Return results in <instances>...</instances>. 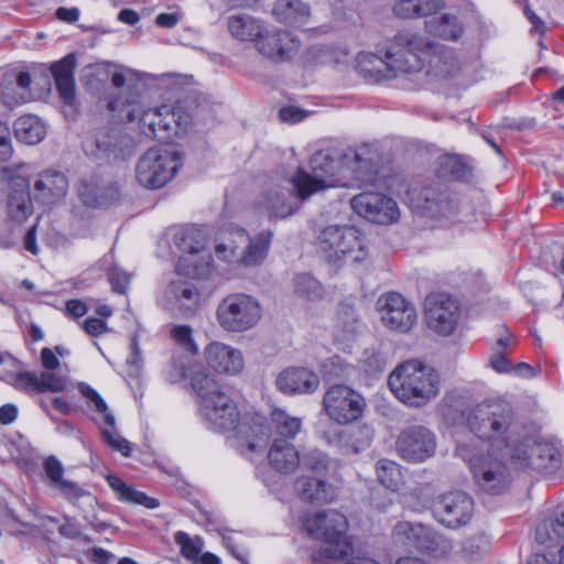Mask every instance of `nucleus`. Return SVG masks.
<instances>
[{
  "label": "nucleus",
  "mask_w": 564,
  "mask_h": 564,
  "mask_svg": "<svg viewBox=\"0 0 564 564\" xmlns=\"http://www.w3.org/2000/svg\"><path fill=\"white\" fill-rule=\"evenodd\" d=\"M377 152L369 144L348 149L345 153L321 150L310 161L311 174L299 169L291 183L302 199L326 187L377 185L378 173L375 165Z\"/></svg>",
  "instance_id": "nucleus-1"
},
{
  "label": "nucleus",
  "mask_w": 564,
  "mask_h": 564,
  "mask_svg": "<svg viewBox=\"0 0 564 564\" xmlns=\"http://www.w3.org/2000/svg\"><path fill=\"white\" fill-rule=\"evenodd\" d=\"M433 48L432 42L412 31H400L388 48L386 58L369 52L357 55V69L367 78L380 82L399 74L420 72L424 66V55Z\"/></svg>",
  "instance_id": "nucleus-2"
},
{
  "label": "nucleus",
  "mask_w": 564,
  "mask_h": 564,
  "mask_svg": "<svg viewBox=\"0 0 564 564\" xmlns=\"http://www.w3.org/2000/svg\"><path fill=\"white\" fill-rule=\"evenodd\" d=\"M467 426L478 438L490 444V449L502 456L513 452L525 435L524 426L510 404L491 401L477 404L467 415Z\"/></svg>",
  "instance_id": "nucleus-3"
},
{
  "label": "nucleus",
  "mask_w": 564,
  "mask_h": 564,
  "mask_svg": "<svg viewBox=\"0 0 564 564\" xmlns=\"http://www.w3.org/2000/svg\"><path fill=\"white\" fill-rule=\"evenodd\" d=\"M303 527L311 538L322 541V545L312 553V560L317 564H327L329 560H346V564H380L369 556L352 555L347 518L336 510L308 514Z\"/></svg>",
  "instance_id": "nucleus-4"
},
{
  "label": "nucleus",
  "mask_w": 564,
  "mask_h": 564,
  "mask_svg": "<svg viewBox=\"0 0 564 564\" xmlns=\"http://www.w3.org/2000/svg\"><path fill=\"white\" fill-rule=\"evenodd\" d=\"M200 413L209 429L216 432L235 431L237 446L242 454L246 451L262 453L269 444L268 429L260 419L251 417L240 423L238 409L232 399L227 395H218L217 399L200 406Z\"/></svg>",
  "instance_id": "nucleus-5"
},
{
  "label": "nucleus",
  "mask_w": 564,
  "mask_h": 564,
  "mask_svg": "<svg viewBox=\"0 0 564 564\" xmlns=\"http://www.w3.org/2000/svg\"><path fill=\"white\" fill-rule=\"evenodd\" d=\"M388 386L401 402L417 408L440 393L441 380L433 367L419 360H406L390 373Z\"/></svg>",
  "instance_id": "nucleus-6"
},
{
  "label": "nucleus",
  "mask_w": 564,
  "mask_h": 564,
  "mask_svg": "<svg viewBox=\"0 0 564 564\" xmlns=\"http://www.w3.org/2000/svg\"><path fill=\"white\" fill-rule=\"evenodd\" d=\"M317 248L334 264L360 262L367 256L360 230L349 225L325 227L317 236Z\"/></svg>",
  "instance_id": "nucleus-7"
},
{
  "label": "nucleus",
  "mask_w": 564,
  "mask_h": 564,
  "mask_svg": "<svg viewBox=\"0 0 564 564\" xmlns=\"http://www.w3.org/2000/svg\"><path fill=\"white\" fill-rule=\"evenodd\" d=\"M182 166V154L171 147L149 149L138 161L135 176L138 182L150 189L167 184Z\"/></svg>",
  "instance_id": "nucleus-8"
},
{
  "label": "nucleus",
  "mask_w": 564,
  "mask_h": 564,
  "mask_svg": "<svg viewBox=\"0 0 564 564\" xmlns=\"http://www.w3.org/2000/svg\"><path fill=\"white\" fill-rule=\"evenodd\" d=\"M262 317L259 301L247 293H231L217 305L216 321L226 332L243 333L253 328Z\"/></svg>",
  "instance_id": "nucleus-9"
},
{
  "label": "nucleus",
  "mask_w": 564,
  "mask_h": 564,
  "mask_svg": "<svg viewBox=\"0 0 564 564\" xmlns=\"http://www.w3.org/2000/svg\"><path fill=\"white\" fill-rule=\"evenodd\" d=\"M510 460L519 468L544 475H555L563 467L562 453L549 442H536L523 436Z\"/></svg>",
  "instance_id": "nucleus-10"
},
{
  "label": "nucleus",
  "mask_w": 564,
  "mask_h": 564,
  "mask_svg": "<svg viewBox=\"0 0 564 564\" xmlns=\"http://www.w3.org/2000/svg\"><path fill=\"white\" fill-rule=\"evenodd\" d=\"M508 459L510 456H502L494 449L470 459V470L480 490L490 495H500L507 490L511 482Z\"/></svg>",
  "instance_id": "nucleus-11"
},
{
  "label": "nucleus",
  "mask_w": 564,
  "mask_h": 564,
  "mask_svg": "<svg viewBox=\"0 0 564 564\" xmlns=\"http://www.w3.org/2000/svg\"><path fill=\"white\" fill-rule=\"evenodd\" d=\"M364 397L346 384H334L323 397V409L327 416L338 424L358 420L365 410Z\"/></svg>",
  "instance_id": "nucleus-12"
},
{
  "label": "nucleus",
  "mask_w": 564,
  "mask_h": 564,
  "mask_svg": "<svg viewBox=\"0 0 564 564\" xmlns=\"http://www.w3.org/2000/svg\"><path fill=\"white\" fill-rule=\"evenodd\" d=\"M424 314L427 326L432 330L448 336L458 324L460 306L458 301L449 294L435 292L426 296Z\"/></svg>",
  "instance_id": "nucleus-13"
},
{
  "label": "nucleus",
  "mask_w": 564,
  "mask_h": 564,
  "mask_svg": "<svg viewBox=\"0 0 564 564\" xmlns=\"http://www.w3.org/2000/svg\"><path fill=\"white\" fill-rule=\"evenodd\" d=\"M350 206L359 216L379 225H390L400 217L398 204L380 192H362L350 199Z\"/></svg>",
  "instance_id": "nucleus-14"
},
{
  "label": "nucleus",
  "mask_w": 564,
  "mask_h": 564,
  "mask_svg": "<svg viewBox=\"0 0 564 564\" xmlns=\"http://www.w3.org/2000/svg\"><path fill=\"white\" fill-rule=\"evenodd\" d=\"M108 108L111 111H119L128 121L140 118V121L144 126H149L154 137H156V127L164 130L170 129V122L165 120V116L171 115L173 119L176 117V112L174 110L171 111L170 106H162L144 111L140 102V96L137 94H131L130 97L126 99L120 97L110 100Z\"/></svg>",
  "instance_id": "nucleus-15"
},
{
  "label": "nucleus",
  "mask_w": 564,
  "mask_h": 564,
  "mask_svg": "<svg viewBox=\"0 0 564 564\" xmlns=\"http://www.w3.org/2000/svg\"><path fill=\"white\" fill-rule=\"evenodd\" d=\"M376 305L381 322L392 330L406 333L416 322L414 306L400 293H384L379 296Z\"/></svg>",
  "instance_id": "nucleus-16"
},
{
  "label": "nucleus",
  "mask_w": 564,
  "mask_h": 564,
  "mask_svg": "<svg viewBox=\"0 0 564 564\" xmlns=\"http://www.w3.org/2000/svg\"><path fill=\"white\" fill-rule=\"evenodd\" d=\"M302 200L294 186L291 191L279 184H271L258 198L257 208L270 219H284L299 210Z\"/></svg>",
  "instance_id": "nucleus-17"
},
{
  "label": "nucleus",
  "mask_w": 564,
  "mask_h": 564,
  "mask_svg": "<svg viewBox=\"0 0 564 564\" xmlns=\"http://www.w3.org/2000/svg\"><path fill=\"white\" fill-rule=\"evenodd\" d=\"M435 518L444 525L456 529L467 524L473 516L474 501L463 491L442 495L434 502Z\"/></svg>",
  "instance_id": "nucleus-18"
},
{
  "label": "nucleus",
  "mask_w": 564,
  "mask_h": 564,
  "mask_svg": "<svg viewBox=\"0 0 564 564\" xmlns=\"http://www.w3.org/2000/svg\"><path fill=\"white\" fill-rule=\"evenodd\" d=\"M436 449L434 434L424 426H410L397 441V451L405 460L421 463L432 457Z\"/></svg>",
  "instance_id": "nucleus-19"
},
{
  "label": "nucleus",
  "mask_w": 564,
  "mask_h": 564,
  "mask_svg": "<svg viewBox=\"0 0 564 564\" xmlns=\"http://www.w3.org/2000/svg\"><path fill=\"white\" fill-rule=\"evenodd\" d=\"M300 39L293 33L281 29H263L256 42L258 52L272 61H285L297 53Z\"/></svg>",
  "instance_id": "nucleus-20"
},
{
  "label": "nucleus",
  "mask_w": 564,
  "mask_h": 564,
  "mask_svg": "<svg viewBox=\"0 0 564 564\" xmlns=\"http://www.w3.org/2000/svg\"><path fill=\"white\" fill-rule=\"evenodd\" d=\"M319 384V376L306 367H288L275 378L276 389L285 395L313 394Z\"/></svg>",
  "instance_id": "nucleus-21"
},
{
  "label": "nucleus",
  "mask_w": 564,
  "mask_h": 564,
  "mask_svg": "<svg viewBox=\"0 0 564 564\" xmlns=\"http://www.w3.org/2000/svg\"><path fill=\"white\" fill-rule=\"evenodd\" d=\"M31 75L22 68L4 69L0 77V100L10 108L31 100Z\"/></svg>",
  "instance_id": "nucleus-22"
},
{
  "label": "nucleus",
  "mask_w": 564,
  "mask_h": 564,
  "mask_svg": "<svg viewBox=\"0 0 564 564\" xmlns=\"http://www.w3.org/2000/svg\"><path fill=\"white\" fill-rule=\"evenodd\" d=\"M423 208L432 217H454L458 214V198L447 185L433 183L421 192Z\"/></svg>",
  "instance_id": "nucleus-23"
},
{
  "label": "nucleus",
  "mask_w": 564,
  "mask_h": 564,
  "mask_svg": "<svg viewBox=\"0 0 564 564\" xmlns=\"http://www.w3.org/2000/svg\"><path fill=\"white\" fill-rule=\"evenodd\" d=\"M207 365L218 373L236 375L243 369L240 350L220 341H212L204 349Z\"/></svg>",
  "instance_id": "nucleus-24"
},
{
  "label": "nucleus",
  "mask_w": 564,
  "mask_h": 564,
  "mask_svg": "<svg viewBox=\"0 0 564 564\" xmlns=\"http://www.w3.org/2000/svg\"><path fill=\"white\" fill-rule=\"evenodd\" d=\"M6 210L8 219L18 225L23 224L33 214L30 185L24 176L12 177Z\"/></svg>",
  "instance_id": "nucleus-25"
},
{
  "label": "nucleus",
  "mask_w": 564,
  "mask_h": 564,
  "mask_svg": "<svg viewBox=\"0 0 564 564\" xmlns=\"http://www.w3.org/2000/svg\"><path fill=\"white\" fill-rule=\"evenodd\" d=\"M234 235L241 243H245L243 250L239 252V258H237L238 264L257 267L264 261L273 237L271 230H263L253 237H250L246 230H236Z\"/></svg>",
  "instance_id": "nucleus-26"
},
{
  "label": "nucleus",
  "mask_w": 564,
  "mask_h": 564,
  "mask_svg": "<svg viewBox=\"0 0 564 564\" xmlns=\"http://www.w3.org/2000/svg\"><path fill=\"white\" fill-rule=\"evenodd\" d=\"M75 68L76 56L73 53L67 54L61 61L51 65V73L54 77L58 96L64 105L67 106H74L76 102Z\"/></svg>",
  "instance_id": "nucleus-27"
},
{
  "label": "nucleus",
  "mask_w": 564,
  "mask_h": 564,
  "mask_svg": "<svg viewBox=\"0 0 564 564\" xmlns=\"http://www.w3.org/2000/svg\"><path fill=\"white\" fill-rule=\"evenodd\" d=\"M271 467L283 475L294 473L301 465V456L292 442L282 437H273L268 451Z\"/></svg>",
  "instance_id": "nucleus-28"
},
{
  "label": "nucleus",
  "mask_w": 564,
  "mask_h": 564,
  "mask_svg": "<svg viewBox=\"0 0 564 564\" xmlns=\"http://www.w3.org/2000/svg\"><path fill=\"white\" fill-rule=\"evenodd\" d=\"M453 547L451 539L430 525L420 524L414 549L416 552L442 560L451 554Z\"/></svg>",
  "instance_id": "nucleus-29"
},
{
  "label": "nucleus",
  "mask_w": 564,
  "mask_h": 564,
  "mask_svg": "<svg viewBox=\"0 0 564 564\" xmlns=\"http://www.w3.org/2000/svg\"><path fill=\"white\" fill-rule=\"evenodd\" d=\"M164 299L171 308L192 313L198 305L199 292L192 282L176 279L169 284Z\"/></svg>",
  "instance_id": "nucleus-30"
},
{
  "label": "nucleus",
  "mask_w": 564,
  "mask_h": 564,
  "mask_svg": "<svg viewBox=\"0 0 564 564\" xmlns=\"http://www.w3.org/2000/svg\"><path fill=\"white\" fill-rule=\"evenodd\" d=\"M373 431L366 424L354 425L340 431L332 443L344 455L356 454L370 446Z\"/></svg>",
  "instance_id": "nucleus-31"
},
{
  "label": "nucleus",
  "mask_w": 564,
  "mask_h": 564,
  "mask_svg": "<svg viewBox=\"0 0 564 564\" xmlns=\"http://www.w3.org/2000/svg\"><path fill=\"white\" fill-rule=\"evenodd\" d=\"M44 470L51 486L58 489L68 500L74 501L82 497L93 500V497L76 482L63 478L64 467L56 457L51 456L44 460Z\"/></svg>",
  "instance_id": "nucleus-32"
},
{
  "label": "nucleus",
  "mask_w": 564,
  "mask_h": 564,
  "mask_svg": "<svg viewBox=\"0 0 564 564\" xmlns=\"http://www.w3.org/2000/svg\"><path fill=\"white\" fill-rule=\"evenodd\" d=\"M95 142L98 154L109 160L124 159L130 154V138L117 129L99 131Z\"/></svg>",
  "instance_id": "nucleus-33"
},
{
  "label": "nucleus",
  "mask_w": 564,
  "mask_h": 564,
  "mask_svg": "<svg viewBox=\"0 0 564 564\" xmlns=\"http://www.w3.org/2000/svg\"><path fill=\"white\" fill-rule=\"evenodd\" d=\"M272 13L280 23L294 28L306 25L311 18L308 6L301 0H276Z\"/></svg>",
  "instance_id": "nucleus-34"
},
{
  "label": "nucleus",
  "mask_w": 564,
  "mask_h": 564,
  "mask_svg": "<svg viewBox=\"0 0 564 564\" xmlns=\"http://www.w3.org/2000/svg\"><path fill=\"white\" fill-rule=\"evenodd\" d=\"M253 419H260L268 429L269 441L273 440V437H282L292 442L302 427V420L300 417L291 416L280 409L272 411L270 424H267L261 416H253Z\"/></svg>",
  "instance_id": "nucleus-35"
},
{
  "label": "nucleus",
  "mask_w": 564,
  "mask_h": 564,
  "mask_svg": "<svg viewBox=\"0 0 564 564\" xmlns=\"http://www.w3.org/2000/svg\"><path fill=\"white\" fill-rule=\"evenodd\" d=\"M295 490L305 502L327 503L335 497L333 488L324 480L315 477L297 478Z\"/></svg>",
  "instance_id": "nucleus-36"
},
{
  "label": "nucleus",
  "mask_w": 564,
  "mask_h": 564,
  "mask_svg": "<svg viewBox=\"0 0 564 564\" xmlns=\"http://www.w3.org/2000/svg\"><path fill=\"white\" fill-rule=\"evenodd\" d=\"M79 195L84 204L89 207H106L119 198L120 191L113 183L89 182L82 185Z\"/></svg>",
  "instance_id": "nucleus-37"
},
{
  "label": "nucleus",
  "mask_w": 564,
  "mask_h": 564,
  "mask_svg": "<svg viewBox=\"0 0 564 564\" xmlns=\"http://www.w3.org/2000/svg\"><path fill=\"white\" fill-rule=\"evenodd\" d=\"M68 188L66 176L57 171H46L40 174L39 180L34 184V189L41 199L53 203L65 196Z\"/></svg>",
  "instance_id": "nucleus-38"
},
{
  "label": "nucleus",
  "mask_w": 564,
  "mask_h": 564,
  "mask_svg": "<svg viewBox=\"0 0 564 564\" xmlns=\"http://www.w3.org/2000/svg\"><path fill=\"white\" fill-rule=\"evenodd\" d=\"M191 386L200 399V406L217 399L218 395L226 394L219 382L206 369L200 366H193L191 370Z\"/></svg>",
  "instance_id": "nucleus-39"
},
{
  "label": "nucleus",
  "mask_w": 564,
  "mask_h": 564,
  "mask_svg": "<svg viewBox=\"0 0 564 564\" xmlns=\"http://www.w3.org/2000/svg\"><path fill=\"white\" fill-rule=\"evenodd\" d=\"M212 270V254L208 250L194 254H183L177 263V272L192 279H204Z\"/></svg>",
  "instance_id": "nucleus-40"
},
{
  "label": "nucleus",
  "mask_w": 564,
  "mask_h": 564,
  "mask_svg": "<svg viewBox=\"0 0 564 564\" xmlns=\"http://www.w3.org/2000/svg\"><path fill=\"white\" fill-rule=\"evenodd\" d=\"M361 328L362 324L354 307L341 304L338 307L335 323L336 338L340 341L352 340L361 332Z\"/></svg>",
  "instance_id": "nucleus-41"
},
{
  "label": "nucleus",
  "mask_w": 564,
  "mask_h": 564,
  "mask_svg": "<svg viewBox=\"0 0 564 564\" xmlns=\"http://www.w3.org/2000/svg\"><path fill=\"white\" fill-rule=\"evenodd\" d=\"M227 24L230 34L240 41H252L256 43L263 31L260 22L248 14L230 15Z\"/></svg>",
  "instance_id": "nucleus-42"
},
{
  "label": "nucleus",
  "mask_w": 564,
  "mask_h": 564,
  "mask_svg": "<svg viewBox=\"0 0 564 564\" xmlns=\"http://www.w3.org/2000/svg\"><path fill=\"white\" fill-rule=\"evenodd\" d=\"M536 540L541 544L564 543V506L557 507L553 514L538 527Z\"/></svg>",
  "instance_id": "nucleus-43"
},
{
  "label": "nucleus",
  "mask_w": 564,
  "mask_h": 564,
  "mask_svg": "<svg viewBox=\"0 0 564 564\" xmlns=\"http://www.w3.org/2000/svg\"><path fill=\"white\" fill-rule=\"evenodd\" d=\"M440 0H397L393 12L402 19L426 17L441 9Z\"/></svg>",
  "instance_id": "nucleus-44"
},
{
  "label": "nucleus",
  "mask_w": 564,
  "mask_h": 564,
  "mask_svg": "<svg viewBox=\"0 0 564 564\" xmlns=\"http://www.w3.org/2000/svg\"><path fill=\"white\" fill-rule=\"evenodd\" d=\"M14 132L21 142L36 144L44 139L46 129L37 117L24 116L14 122Z\"/></svg>",
  "instance_id": "nucleus-45"
},
{
  "label": "nucleus",
  "mask_w": 564,
  "mask_h": 564,
  "mask_svg": "<svg viewBox=\"0 0 564 564\" xmlns=\"http://www.w3.org/2000/svg\"><path fill=\"white\" fill-rule=\"evenodd\" d=\"M437 174L442 178L462 181L470 176L471 169L462 156L446 154L438 159Z\"/></svg>",
  "instance_id": "nucleus-46"
},
{
  "label": "nucleus",
  "mask_w": 564,
  "mask_h": 564,
  "mask_svg": "<svg viewBox=\"0 0 564 564\" xmlns=\"http://www.w3.org/2000/svg\"><path fill=\"white\" fill-rule=\"evenodd\" d=\"M377 477L382 486L391 491L401 489L404 480L400 465L389 459H379L376 465Z\"/></svg>",
  "instance_id": "nucleus-47"
},
{
  "label": "nucleus",
  "mask_w": 564,
  "mask_h": 564,
  "mask_svg": "<svg viewBox=\"0 0 564 564\" xmlns=\"http://www.w3.org/2000/svg\"><path fill=\"white\" fill-rule=\"evenodd\" d=\"M319 371L324 380L344 379L351 375L354 367L345 358L334 355L319 364Z\"/></svg>",
  "instance_id": "nucleus-48"
},
{
  "label": "nucleus",
  "mask_w": 564,
  "mask_h": 564,
  "mask_svg": "<svg viewBox=\"0 0 564 564\" xmlns=\"http://www.w3.org/2000/svg\"><path fill=\"white\" fill-rule=\"evenodd\" d=\"M420 524L421 522H398L392 529V542L398 546L414 550Z\"/></svg>",
  "instance_id": "nucleus-49"
},
{
  "label": "nucleus",
  "mask_w": 564,
  "mask_h": 564,
  "mask_svg": "<svg viewBox=\"0 0 564 564\" xmlns=\"http://www.w3.org/2000/svg\"><path fill=\"white\" fill-rule=\"evenodd\" d=\"M431 32L445 40H457L463 29L457 18L452 15H442L427 22Z\"/></svg>",
  "instance_id": "nucleus-50"
},
{
  "label": "nucleus",
  "mask_w": 564,
  "mask_h": 564,
  "mask_svg": "<svg viewBox=\"0 0 564 564\" xmlns=\"http://www.w3.org/2000/svg\"><path fill=\"white\" fill-rule=\"evenodd\" d=\"M175 243L184 254H194L207 250L200 232L196 229H183L175 236Z\"/></svg>",
  "instance_id": "nucleus-51"
},
{
  "label": "nucleus",
  "mask_w": 564,
  "mask_h": 564,
  "mask_svg": "<svg viewBox=\"0 0 564 564\" xmlns=\"http://www.w3.org/2000/svg\"><path fill=\"white\" fill-rule=\"evenodd\" d=\"M174 542L180 546V552L185 558L194 563L198 562V555L204 546V541L200 536L196 535L193 538L184 531H177L174 534Z\"/></svg>",
  "instance_id": "nucleus-52"
},
{
  "label": "nucleus",
  "mask_w": 564,
  "mask_h": 564,
  "mask_svg": "<svg viewBox=\"0 0 564 564\" xmlns=\"http://www.w3.org/2000/svg\"><path fill=\"white\" fill-rule=\"evenodd\" d=\"M78 390L93 404L94 409L102 414L104 425L113 427L116 423L115 415L108 411L107 403L101 395L85 382L78 384Z\"/></svg>",
  "instance_id": "nucleus-53"
},
{
  "label": "nucleus",
  "mask_w": 564,
  "mask_h": 564,
  "mask_svg": "<svg viewBox=\"0 0 564 564\" xmlns=\"http://www.w3.org/2000/svg\"><path fill=\"white\" fill-rule=\"evenodd\" d=\"M294 290L300 296L307 300H315L322 296L323 288L321 283L310 274L303 273L294 279Z\"/></svg>",
  "instance_id": "nucleus-54"
},
{
  "label": "nucleus",
  "mask_w": 564,
  "mask_h": 564,
  "mask_svg": "<svg viewBox=\"0 0 564 564\" xmlns=\"http://www.w3.org/2000/svg\"><path fill=\"white\" fill-rule=\"evenodd\" d=\"M102 437L105 442L113 449L120 452L123 456H130L132 451V443L123 438L118 431L116 425L113 427L104 426L101 429Z\"/></svg>",
  "instance_id": "nucleus-55"
},
{
  "label": "nucleus",
  "mask_w": 564,
  "mask_h": 564,
  "mask_svg": "<svg viewBox=\"0 0 564 564\" xmlns=\"http://www.w3.org/2000/svg\"><path fill=\"white\" fill-rule=\"evenodd\" d=\"M102 437L105 442L113 449L120 452L123 456H130L132 451V443L123 438L118 431L116 425L113 427L104 426L101 429Z\"/></svg>",
  "instance_id": "nucleus-56"
},
{
  "label": "nucleus",
  "mask_w": 564,
  "mask_h": 564,
  "mask_svg": "<svg viewBox=\"0 0 564 564\" xmlns=\"http://www.w3.org/2000/svg\"><path fill=\"white\" fill-rule=\"evenodd\" d=\"M487 546L485 535H473L463 541L460 552L466 560H475L487 551Z\"/></svg>",
  "instance_id": "nucleus-57"
},
{
  "label": "nucleus",
  "mask_w": 564,
  "mask_h": 564,
  "mask_svg": "<svg viewBox=\"0 0 564 564\" xmlns=\"http://www.w3.org/2000/svg\"><path fill=\"white\" fill-rule=\"evenodd\" d=\"M66 379L59 376H56L51 372H41L37 375V392H63L66 389Z\"/></svg>",
  "instance_id": "nucleus-58"
},
{
  "label": "nucleus",
  "mask_w": 564,
  "mask_h": 564,
  "mask_svg": "<svg viewBox=\"0 0 564 564\" xmlns=\"http://www.w3.org/2000/svg\"><path fill=\"white\" fill-rule=\"evenodd\" d=\"M301 464L317 474L325 471L328 468L327 456L318 449H310L304 453L301 458Z\"/></svg>",
  "instance_id": "nucleus-59"
},
{
  "label": "nucleus",
  "mask_w": 564,
  "mask_h": 564,
  "mask_svg": "<svg viewBox=\"0 0 564 564\" xmlns=\"http://www.w3.org/2000/svg\"><path fill=\"white\" fill-rule=\"evenodd\" d=\"M192 369L193 367L184 358H174L166 370V379L172 383L178 382L186 377L191 379Z\"/></svg>",
  "instance_id": "nucleus-60"
},
{
  "label": "nucleus",
  "mask_w": 564,
  "mask_h": 564,
  "mask_svg": "<svg viewBox=\"0 0 564 564\" xmlns=\"http://www.w3.org/2000/svg\"><path fill=\"white\" fill-rule=\"evenodd\" d=\"M122 501L135 503L143 506L148 509H155L160 506L158 499L147 496L144 492L135 490L134 488L128 486L126 489L124 496L121 499Z\"/></svg>",
  "instance_id": "nucleus-61"
},
{
  "label": "nucleus",
  "mask_w": 564,
  "mask_h": 564,
  "mask_svg": "<svg viewBox=\"0 0 564 564\" xmlns=\"http://www.w3.org/2000/svg\"><path fill=\"white\" fill-rule=\"evenodd\" d=\"M173 339L182 345L192 354L197 352V347L193 340L192 328L187 325L174 326L171 330Z\"/></svg>",
  "instance_id": "nucleus-62"
},
{
  "label": "nucleus",
  "mask_w": 564,
  "mask_h": 564,
  "mask_svg": "<svg viewBox=\"0 0 564 564\" xmlns=\"http://www.w3.org/2000/svg\"><path fill=\"white\" fill-rule=\"evenodd\" d=\"M11 384L18 390L37 392V375L29 371L19 372L13 378Z\"/></svg>",
  "instance_id": "nucleus-63"
},
{
  "label": "nucleus",
  "mask_w": 564,
  "mask_h": 564,
  "mask_svg": "<svg viewBox=\"0 0 564 564\" xmlns=\"http://www.w3.org/2000/svg\"><path fill=\"white\" fill-rule=\"evenodd\" d=\"M138 80V73L127 67H120L119 70L111 75V83L116 88H122L124 86L131 87Z\"/></svg>",
  "instance_id": "nucleus-64"
}]
</instances>
